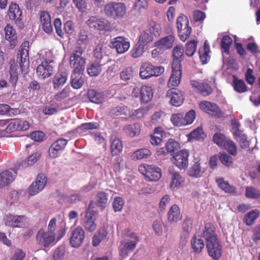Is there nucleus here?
Wrapping results in <instances>:
<instances>
[{
  "mask_svg": "<svg viewBox=\"0 0 260 260\" xmlns=\"http://www.w3.org/2000/svg\"><path fill=\"white\" fill-rule=\"evenodd\" d=\"M202 236L206 240L209 256L214 259H218L221 255L222 246L214 232L213 225L210 223H206Z\"/></svg>",
  "mask_w": 260,
  "mask_h": 260,
  "instance_id": "1",
  "label": "nucleus"
},
{
  "mask_svg": "<svg viewBox=\"0 0 260 260\" xmlns=\"http://www.w3.org/2000/svg\"><path fill=\"white\" fill-rule=\"evenodd\" d=\"M105 14L114 19H121L126 14V6L123 3L112 2L104 7Z\"/></svg>",
  "mask_w": 260,
  "mask_h": 260,
  "instance_id": "2",
  "label": "nucleus"
},
{
  "mask_svg": "<svg viewBox=\"0 0 260 260\" xmlns=\"http://www.w3.org/2000/svg\"><path fill=\"white\" fill-rule=\"evenodd\" d=\"M29 42H24L20 47L17 59L19 62L22 74H26L28 72L29 66V58L28 55Z\"/></svg>",
  "mask_w": 260,
  "mask_h": 260,
  "instance_id": "3",
  "label": "nucleus"
},
{
  "mask_svg": "<svg viewBox=\"0 0 260 260\" xmlns=\"http://www.w3.org/2000/svg\"><path fill=\"white\" fill-rule=\"evenodd\" d=\"M83 49L81 47L77 48L71 55L70 63L74 68L73 72L75 74H82L85 69V60L81 57Z\"/></svg>",
  "mask_w": 260,
  "mask_h": 260,
  "instance_id": "4",
  "label": "nucleus"
},
{
  "mask_svg": "<svg viewBox=\"0 0 260 260\" xmlns=\"http://www.w3.org/2000/svg\"><path fill=\"white\" fill-rule=\"evenodd\" d=\"M139 171L149 181H156L161 177L160 169L154 165L141 164L139 167Z\"/></svg>",
  "mask_w": 260,
  "mask_h": 260,
  "instance_id": "5",
  "label": "nucleus"
},
{
  "mask_svg": "<svg viewBox=\"0 0 260 260\" xmlns=\"http://www.w3.org/2000/svg\"><path fill=\"white\" fill-rule=\"evenodd\" d=\"M165 69L161 66H154L148 62L142 63L140 69V76L142 79H149L152 77H157L164 72Z\"/></svg>",
  "mask_w": 260,
  "mask_h": 260,
  "instance_id": "6",
  "label": "nucleus"
},
{
  "mask_svg": "<svg viewBox=\"0 0 260 260\" xmlns=\"http://www.w3.org/2000/svg\"><path fill=\"white\" fill-rule=\"evenodd\" d=\"M138 242L137 236L132 234L131 237L122 240L119 247V255L121 258H126L136 247Z\"/></svg>",
  "mask_w": 260,
  "mask_h": 260,
  "instance_id": "7",
  "label": "nucleus"
},
{
  "mask_svg": "<svg viewBox=\"0 0 260 260\" xmlns=\"http://www.w3.org/2000/svg\"><path fill=\"white\" fill-rule=\"evenodd\" d=\"M86 24L90 28L101 32H105L112 30L110 22L103 18L91 16L87 20Z\"/></svg>",
  "mask_w": 260,
  "mask_h": 260,
  "instance_id": "8",
  "label": "nucleus"
},
{
  "mask_svg": "<svg viewBox=\"0 0 260 260\" xmlns=\"http://www.w3.org/2000/svg\"><path fill=\"white\" fill-rule=\"evenodd\" d=\"M178 34L180 40L184 42L189 37L191 28L189 26V21L187 16L181 15L177 19Z\"/></svg>",
  "mask_w": 260,
  "mask_h": 260,
  "instance_id": "9",
  "label": "nucleus"
},
{
  "mask_svg": "<svg viewBox=\"0 0 260 260\" xmlns=\"http://www.w3.org/2000/svg\"><path fill=\"white\" fill-rule=\"evenodd\" d=\"M43 61L38 66L36 73L39 78L45 79L50 77L53 73L54 62L52 59L43 56Z\"/></svg>",
  "mask_w": 260,
  "mask_h": 260,
  "instance_id": "10",
  "label": "nucleus"
},
{
  "mask_svg": "<svg viewBox=\"0 0 260 260\" xmlns=\"http://www.w3.org/2000/svg\"><path fill=\"white\" fill-rule=\"evenodd\" d=\"M66 230L64 222H61L59 225H57V219L53 218L49 221L46 231L53 236H56L57 241H58L64 235Z\"/></svg>",
  "mask_w": 260,
  "mask_h": 260,
  "instance_id": "11",
  "label": "nucleus"
},
{
  "mask_svg": "<svg viewBox=\"0 0 260 260\" xmlns=\"http://www.w3.org/2000/svg\"><path fill=\"white\" fill-rule=\"evenodd\" d=\"M200 109L209 115L217 118L223 117V113L216 104L214 103L203 101L199 103Z\"/></svg>",
  "mask_w": 260,
  "mask_h": 260,
  "instance_id": "12",
  "label": "nucleus"
},
{
  "mask_svg": "<svg viewBox=\"0 0 260 260\" xmlns=\"http://www.w3.org/2000/svg\"><path fill=\"white\" fill-rule=\"evenodd\" d=\"M172 71L168 81V87L172 88L177 86L180 83L182 71L180 63L177 61H175L172 63Z\"/></svg>",
  "mask_w": 260,
  "mask_h": 260,
  "instance_id": "13",
  "label": "nucleus"
},
{
  "mask_svg": "<svg viewBox=\"0 0 260 260\" xmlns=\"http://www.w3.org/2000/svg\"><path fill=\"white\" fill-rule=\"evenodd\" d=\"M92 202H91L89 205L88 208L86 211L85 217L83 219V225L85 230L88 232H92L94 231L96 228V224L95 220L97 217L96 212L91 210Z\"/></svg>",
  "mask_w": 260,
  "mask_h": 260,
  "instance_id": "14",
  "label": "nucleus"
},
{
  "mask_svg": "<svg viewBox=\"0 0 260 260\" xmlns=\"http://www.w3.org/2000/svg\"><path fill=\"white\" fill-rule=\"evenodd\" d=\"M47 181V178L44 174L39 175L36 181L33 182L28 188V193L31 196H34L40 192L44 188Z\"/></svg>",
  "mask_w": 260,
  "mask_h": 260,
  "instance_id": "15",
  "label": "nucleus"
},
{
  "mask_svg": "<svg viewBox=\"0 0 260 260\" xmlns=\"http://www.w3.org/2000/svg\"><path fill=\"white\" fill-rule=\"evenodd\" d=\"M109 46L111 48L115 49L118 53L122 54L128 50L130 43L123 37H117L111 40Z\"/></svg>",
  "mask_w": 260,
  "mask_h": 260,
  "instance_id": "16",
  "label": "nucleus"
},
{
  "mask_svg": "<svg viewBox=\"0 0 260 260\" xmlns=\"http://www.w3.org/2000/svg\"><path fill=\"white\" fill-rule=\"evenodd\" d=\"M56 236H53L44 229H41L36 235V240L39 245L48 247L55 242Z\"/></svg>",
  "mask_w": 260,
  "mask_h": 260,
  "instance_id": "17",
  "label": "nucleus"
},
{
  "mask_svg": "<svg viewBox=\"0 0 260 260\" xmlns=\"http://www.w3.org/2000/svg\"><path fill=\"white\" fill-rule=\"evenodd\" d=\"M189 152L186 149H183L176 153L172 158L175 165L180 170L185 169L188 164Z\"/></svg>",
  "mask_w": 260,
  "mask_h": 260,
  "instance_id": "18",
  "label": "nucleus"
},
{
  "mask_svg": "<svg viewBox=\"0 0 260 260\" xmlns=\"http://www.w3.org/2000/svg\"><path fill=\"white\" fill-rule=\"evenodd\" d=\"M166 97L169 99L170 103L176 107L181 106L184 100L182 92L176 88H172L167 91Z\"/></svg>",
  "mask_w": 260,
  "mask_h": 260,
  "instance_id": "19",
  "label": "nucleus"
},
{
  "mask_svg": "<svg viewBox=\"0 0 260 260\" xmlns=\"http://www.w3.org/2000/svg\"><path fill=\"white\" fill-rule=\"evenodd\" d=\"M85 233L84 230L80 226H78L72 232L70 242L73 247H79L83 242Z\"/></svg>",
  "mask_w": 260,
  "mask_h": 260,
  "instance_id": "20",
  "label": "nucleus"
},
{
  "mask_svg": "<svg viewBox=\"0 0 260 260\" xmlns=\"http://www.w3.org/2000/svg\"><path fill=\"white\" fill-rule=\"evenodd\" d=\"M169 174L171 177L170 188L173 191L182 187L185 183V179L180 174L176 172L169 169Z\"/></svg>",
  "mask_w": 260,
  "mask_h": 260,
  "instance_id": "21",
  "label": "nucleus"
},
{
  "mask_svg": "<svg viewBox=\"0 0 260 260\" xmlns=\"http://www.w3.org/2000/svg\"><path fill=\"white\" fill-rule=\"evenodd\" d=\"M25 217L23 215H6L3 222L7 226L13 228H20L25 220Z\"/></svg>",
  "mask_w": 260,
  "mask_h": 260,
  "instance_id": "22",
  "label": "nucleus"
},
{
  "mask_svg": "<svg viewBox=\"0 0 260 260\" xmlns=\"http://www.w3.org/2000/svg\"><path fill=\"white\" fill-rule=\"evenodd\" d=\"M4 30L5 39L9 42L10 48H14L18 43L15 29L10 24H7L5 26Z\"/></svg>",
  "mask_w": 260,
  "mask_h": 260,
  "instance_id": "23",
  "label": "nucleus"
},
{
  "mask_svg": "<svg viewBox=\"0 0 260 260\" xmlns=\"http://www.w3.org/2000/svg\"><path fill=\"white\" fill-rule=\"evenodd\" d=\"M40 19L44 31L48 34L52 32L53 29L49 13L46 11L41 12Z\"/></svg>",
  "mask_w": 260,
  "mask_h": 260,
  "instance_id": "24",
  "label": "nucleus"
},
{
  "mask_svg": "<svg viewBox=\"0 0 260 260\" xmlns=\"http://www.w3.org/2000/svg\"><path fill=\"white\" fill-rule=\"evenodd\" d=\"M9 16L10 19L15 21L17 24L21 23L22 11L16 3L10 4L9 9Z\"/></svg>",
  "mask_w": 260,
  "mask_h": 260,
  "instance_id": "25",
  "label": "nucleus"
},
{
  "mask_svg": "<svg viewBox=\"0 0 260 260\" xmlns=\"http://www.w3.org/2000/svg\"><path fill=\"white\" fill-rule=\"evenodd\" d=\"M190 84L204 96L208 95L212 91L211 86L207 83H200L197 80H191Z\"/></svg>",
  "mask_w": 260,
  "mask_h": 260,
  "instance_id": "26",
  "label": "nucleus"
},
{
  "mask_svg": "<svg viewBox=\"0 0 260 260\" xmlns=\"http://www.w3.org/2000/svg\"><path fill=\"white\" fill-rule=\"evenodd\" d=\"M206 171V169L201 166L200 161L194 162L188 170V176L194 178H200L203 176Z\"/></svg>",
  "mask_w": 260,
  "mask_h": 260,
  "instance_id": "27",
  "label": "nucleus"
},
{
  "mask_svg": "<svg viewBox=\"0 0 260 260\" xmlns=\"http://www.w3.org/2000/svg\"><path fill=\"white\" fill-rule=\"evenodd\" d=\"M175 42V37L173 35L166 36L155 42L154 46L162 49H168L172 47Z\"/></svg>",
  "mask_w": 260,
  "mask_h": 260,
  "instance_id": "28",
  "label": "nucleus"
},
{
  "mask_svg": "<svg viewBox=\"0 0 260 260\" xmlns=\"http://www.w3.org/2000/svg\"><path fill=\"white\" fill-rule=\"evenodd\" d=\"M182 218L180 210L177 205H173L168 212V220L171 223H176Z\"/></svg>",
  "mask_w": 260,
  "mask_h": 260,
  "instance_id": "29",
  "label": "nucleus"
},
{
  "mask_svg": "<svg viewBox=\"0 0 260 260\" xmlns=\"http://www.w3.org/2000/svg\"><path fill=\"white\" fill-rule=\"evenodd\" d=\"M68 74L66 72L56 73L53 78V88L58 89L67 82Z\"/></svg>",
  "mask_w": 260,
  "mask_h": 260,
  "instance_id": "30",
  "label": "nucleus"
},
{
  "mask_svg": "<svg viewBox=\"0 0 260 260\" xmlns=\"http://www.w3.org/2000/svg\"><path fill=\"white\" fill-rule=\"evenodd\" d=\"M87 95L89 101L95 104H100L106 99L103 92L97 91L93 89L89 90Z\"/></svg>",
  "mask_w": 260,
  "mask_h": 260,
  "instance_id": "31",
  "label": "nucleus"
},
{
  "mask_svg": "<svg viewBox=\"0 0 260 260\" xmlns=\"http://www.w3.org/2000/svg\"><path fill=\"white\" fill-rule=\"evenodd\" d=\"M153 92L151 86L144 85L141 87V101L147 103L152 99Z\"/></svg>",
  "mask_w": 260,
  "mask_h": 260,
  "instance_id": "32",
  "label": "nucleus"
},
{
  "mask_svg": "<svg viewBox=\"0 0 260 260\" xmlns=\"http://www.w3.org/2000/svg\"><path fill=\"white\" fill-rule=\"evenodd\" d=\"M210 47L207 41L204 43V46L199 51V57L202 64H206L210 59Z\"/></svg>",
  "mask_w": 260,
  "mask_h": 260,
  "instance_id": "33",
  "label": "nucleus"
},
{
  "mask_svg": "<svg viewBox=\"0 0 260 260\" xmlns=\"http://www.w3.org/2000/svg\"><path fill=\"white\" fill-rule=\"evenodd\" d=\"M129 109L125 106H119L112 108L109 111V115L113 118H115L120 116L127 115Z\"/></svg>",
  "mask_w": 260,
  "mask_h": 260,
  "instance_id": "34",
  "label": "nucleus"
},
{
  "mask_svg": "<svg viewBox=\"0 0 260 260\" xmlns=\"http://www.w3.org/2000/svg\"><path fill=\"white\" fill-rule=\"evenodd\" d=\"M151 155V151L150 150L146 148H141L133 152L131 155V158L134 160H137L147 158Z\"/></svg>",
  "mask_w": 260,
  "mask_h": 260,
  "instance_id": "35",
  "label": "nucleus"
},
{
  "mask_svg": "<svg viewBox=\"0 0 260 260\" xmlns=\"http://www.w3.org/2000/svg\"><path fill=\"white\" fill-rule=\"evenodd\" d=\"M216 182L218 187L228 193H234L236 192V188L233 186L230 185L227 181H225L222 178H218L216 179Z\"/></svg>",
  "mask_w": 260,
  "mask_h": 260,
  "instance_id": "36",
  "label": "nucleus"
},
{
  "mask_svg": "<svg viewBox=\"0 0 260 260\" xmlns=\"http://www.w3.org/2000/svg\"><path fill=\"white\" fill-rule=\"evenodd\" d=\"M188 141L198 140L203 141L205 135L202 127H198L190 134L187 135Z\"/></svg>",
  "mask_w": 260,
  "mask_h": 260,
  "instance_id": "37",
  "label": "nucleus"
},
{
  "mask_svg": "<svg viewBox=\"0 0 260 260\" xmlns=\"http://www.w3.org/2000/svg\"><path fill=\"white\" fill-rule=\"evenodd\" d=\"M123 129L124 132L130 137L138 136L140 133V126L138 123L125 125Z\"/></svg>",
  "mask_w": 260,
  "mask_h": 260,
  "instance_id": "38",
  "label": "nucleus"
},
{
  "mask_svg": "<svg viewBox=\"0 0 260 260\" xmlns=\"http://www.w3.org/2000/svg\"><path fill=\"white\" fill-rule=\"evenodd\" d=\"M108 201V197L104 192L100 191L97 193L96 196V202L98 206L102 209L106 207Z\"/></svg>",
  "mask_w": 260,
  "mask_h": 260,
  "instance_id": "39",
  "label": "nucleus"
},
{
  "mask_svg": "<svg viewBox=\"0 0 260 260\" xmlns=\"http://www.w3.org/2000/svg\"><path fill=\"white\" fill-rule=\"evenodd\" d=\"M234 136L235 139L239 143L242 148H247L249 146V142L247 140V137L242 132H236Z\"/></svg>",
  "mask_w": 260,
  "mask_h": 260,
  "instance_id": "40",
  "label": "nucleus"
},
{
  "mask_svg": "<svg viewBox=\"0 0 260 260\" xmlns=\"http://www.w3.org/2000/svg\"><path fill=\"white\" fill-rule=\"evenodd\" d=\"M148 109L147 108H140L137 110H132L128 112L129 117L133 119H141L147 114Z\"/></svg>",
  "mask_w": 260,
  "mask_h": 260,
  "instance_id": "41",
  "label": "nucleus"
},
{
  "mask_svg": "<svg viewBox=\"0 0 260 260\" xmlns=\"http://www.w3.org/2000/svg\"><path fill=\"white\" fill-rule=\"evenodd\" d=\"M191 243L192 248L196 253H200L205 246L203 240L197 238L196 236L192 238Z\"/></svg>",
  "mask_w": 260,
  "mask_h": 260,
  "instance_id": "42",
  "label": "nucleus"
},
{
  "mask_svg": "<svg viewBox=\"0 0 260 260\" xmlns=\"http://www.w3.org/2000/svg\"><path fill=\"white\" fill-rule=\"evenodd\" d=\"M259 212L255 209L248 213L244 217V222L247 225L252 224L254 221L258 217Z\"/></svg>",
  "mask_w": 260,
  "mask_h": 260,
  "instance_id": "43",
  "label": "nucleus"
},
{
  "mask_svg": "<svg viewBox=\"0 0 260 260\" xmlns=\"http://www.w3.org/2000/svg\"><path fill=\"white\" fill-rule=\"evenodd\" d=\"M153 37L152 34H150L146 29L142 31L139 37L138 42L146 46L147 44L152 42Z\"/></svg>",
  "mask_w": 260,
  "mask_h": 260,
  "instance_id": "44",
  "label": "nucleus"
},
{
  "mask_svg": "<svg viewBox=\"0 0 260 260\" xmlns=\"http://www.w3.org/2000/svg\"><path fill=\"white\" fill-rule=\"evenodd\" d=\"M196 117V113L194 110H190L185 114L183 113L184 126L191 124L194 121Z\"/></svg>",
  "mask_w": 260,
  "mask_h": 260,
  "instance_id": "45",
  "label": "nucleus"
},
{
  "mask_svg": "<svg viewBox=\"0 0 260 260\" xmlns=\"http://www.w3.org/2000/svg\"><path fill=\"white\" fill-rule=\"evenodd\" d=\"M122 150V144L121 141L117 138L112 140L111 144V150L113 155H117Z\"/></svg>",
  "mask_w": 260,
  "mask_h": 260,
  "instance_id": "46",
  "label": "nucleus"
},
{
  "mask_svg": "<svg viewBox=\"0 0 260 260\" xmlns=\"http://www.w3.org/2000/svg\"><path fill=\"white\" fill-rule=\"evenodd\" d=\"M245 196L250 199H258L260 197V190L253 186H247L245 188Z\"/></svg>",
  "mask_w": 260,
  "mask_h": 260,
  "instance_id": "47",
  "label": "nucleus"
},
{
  "mask_svg": "<svg viewBox=\"0 0 260 260\" xmlns=\"http://www.w3.org/2000/svg\"><path fill=\"white\" fill-rule=\"evenodd\" d=\"M152 36H158L161 32L160 25L154 21L149 22L148 28L146 29Z\"/></svg>",
  "mask_w": 260,
  "mask_h": 260,
  "instance_id": "48",
  "label": "nucleus"
},
{
  "mask_svg": "<svg viewBox=\"0 0 260 260\" xmlns=\"http://www.w3.org/2000/svg\"><path fill=\"white\" fill-rule=\"evenodd\" d=\"M145 46L138 42L136 46L132 50V56L134 58H137L142 56L145 51Z\"/></svg>",
  "mask_w": 260,
  "mask_h": 260,
  "instance_id": "49",
  "label": "nucleus"
},
{
  "mask_svg": "<svg viewBox=\"0 0 260 260\" xmlns=\"http://www.w3.org/2000/svg\"><path fill=\"white\" fill-rule=\"evenodd\" d=\"M232 42V38L229 36L225 35L222 37L221 41V46L225 54H229L230 48Z\"/></svg>",
  "mask_w": 260,
  "mask_h": 260,
  "instance_id": "50",
  "label": "nucleus"
},
{
  "mask_svg": "<svg viewBox=\"0 0 260 260\" xmlns=\"http://www.w3.org/2000/svg\"><path fill=\"white\" fill-rule=\"evenodd\" d=\"M102 71V65L95 62L87 68V72L90 76H97Z\"/></svg>",
  "mask_w": 260,
  "mask_h": 260,
  "instance_id": "51",
  "label": "nucleus"
},
{
  "mask_svg": "<svg viewBox=\"0 0 260 260\" xmlns=\"http://www.w3.org/2000/svg\"><path fill=\"white\" fill-rule=\"evenodd\" d=\"M233 86L235 91L239 93L244 92L247 90V87L244 82L235 78H234L233 80Z\"/></svg>",
  "mask_w": 260,
  "mask_h": 260,
  "instance_id": "52",
  "label": "nucleus"
},
{
  "mask_svg": "<svg viewBox=\"0 0 260 260\" xmlns=\"http://www.w3.org/2000/svg\"><path fill=\"white\" fill-rule=\"evenodd\" d=\"M228 139L229 138L225 137L224 135L221 133H216L213 137L214 142L220 148L225 146V143Z\"/></svg>",
  "mask_w": 260,
  "mask_h": 260,
  "instance_id": "53",
  "label": "nucleus"
},
{
  "mask_svg": "<svg viewBox=\"0 0 260 260\" xmlns=\"http://www.w3.org/2000/svg\"><path fill=\"white\" fill-rule=\"evenodd\" d=\"M173 56L174 57L173 62L177 61L180 63V61L182 59L183 56V50L181 45H177L174 47L173 51Z\"/></svg>",
  "mask_w": 260,
  "mask_h": 260,
  "instance_id": "54",
  "label": "nucleus"
},
{
  "mask_svg": "<svg viewBox=\"0 0 260 260\" xmlns=\"http://www.w3.org/2000/svg\"><path fill=\"white\" fill-rule=\"evenodd\" d=\"M84 83L83 78L80 76V74H74L72 77L71 84L73 88L75 89L80 88Z\"/></svg>",
  "mask_w": 260,
  "mask_h": 260,
  "instance_id": "55",
  "label": "nucleus"
},
{
  "mask_svg": "<svg viewBox=\"0 0 260 260\" xmlns=\"http://www.w3.org/2000/svg\"><path fill=\"white\" fill-rule=\"evenodd\" d=\"M58 108V105L55 103L46 105L43 109V112L46 115H53L57 113Z\"/></svg>",
  "mask_w": 260,
  "mask_h": 260,
  "instance_id": "56",
  "label": "nucleus"
},
{
  "mask_svg": "<svg viewBox=\"0 0 260 260\" xmlns=\"http://www.w3.org/2000/svg\"><path fill=\"white\" fill-rule=\"evenodd\" d=\"M171 121L175 126H183V113L173 114L171 117Z\"/></svg>",
  "mask_w": 260,
  "mask_h": 260,
  "instance_id": "57",
  "label": "nucleus"
},
{
  "mask_svg": "<svg viewBox=\"0 0 260 260\" xmlns=\"http://www.w3.org/2000/svg\"><path fill=\"white\" fill-rule=\"evenodd\" d=\"M197 42L194 40L188 42L186 45L185 54L187 56L190 57L194 54L196 50Z\"/></svg>",
  "mask_w": 260,
  "mask_h": 260,
  "instance_id": "58",
  "label": "nucleus"
},
{
  "mask_svg": "<svg viewBox=\"0 0 260 260\" xmlns=\"http://www.w3.org/2000/svg\"><path fill=\"white\" fill-rule=\"evenodd\" d=\"M107 236V232L104 230H100L98 234L94 235L93 237L92 244L94 246H98Z\"/></svg>",
  "mask_w": 260,
  "mask_h": 260,
  "instance_id": "59",
  "label": "nucleus"
},
{
  "mask_svg": "<svg viewBox=\"0 0 260 260\" xmlns=\"http://www.w3.org/2000/svg\"><path fill=\"white\" fill-rule=\"evenodd\" d=\"M70 92V87L66 86L61 91L54 95V99L57 101H61L69 96Z\"/></svg>",
  "mask_w": 260,
  "mask_h": 260,
  "instance_id": "60",
  "label": "nucleus"
},
{
  "mask_svg": "<svg viewBox=\"0 0 260 260\" xmlns=\"http://www.w3.org/2000/svg\"><path fill=\"white\" fill-rule=\"evenodd\" d=\"M222 149L226 150L231 154L235 155L237 153V148L235 143L229 139L225 143V146Z\"/></svg>",
  "mask_w": 260,
  "mask_h": 260,
  "instance_id": "61",
  "label": "nucleus"
},
{
  "mask_svg": "<svg viewBox=\"0 0 260 260\" xmlns=\"http://www.w3.org/2000/svg\"><path fill=\"white\" fill-rule=\"evenodd\" d=\"M41 154L39 152H36L28 156L26 160L24 162V167L33 165L40 158Z\"/></svg>",
  "mask_w": 260,
  "mask_h": 260,
  "instance_id": "62",
  "label": "nucleus"
},
{
  "mask_svg": "<svg viewBox=\"0 0 260 260\" xmlns=\"http://www.w3.org/2000/svg\"><path fill=\"white\" fill-rule=\"evenodd\" d=\"M166 150L168 152H172L175 151L179 147V144L177 142L175 141L174 139H170L166 143Z\"/></svg>",
  "mask_w": 260,
  "mask_h": 260,
  "instance_id": "63",
  "label": "nucleus"
},
{
  "mask_svg": "<svg viewBox=\"0 0 260 260\" xmlns=\"http://www.w3.org/2000/svg\"><path fill=\"white\" fill-rule=\"evenodd\" d=\"M124 201L121 197H116L113 202V207L115 212L120 211L124 205Z\"/></svg>",
  "mask_w": 260,
  "mask_h": 260,
  "instance_id": "64",
  "label": "nucleus"
}]
</instances>
